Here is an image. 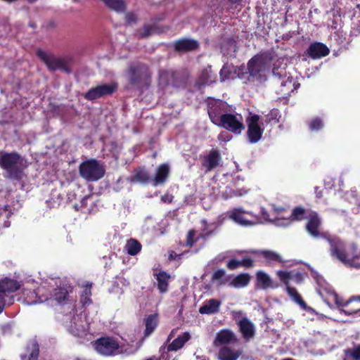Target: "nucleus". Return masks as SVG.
I'll return each mask as SVG.
<instances>
[{
    "label": "nucleus",
    "mask_w": 360,
    "mask_h": 360,
    "mask_svg": "<svg viewBox=\"0 0 360 360\" xmlns=\"http://www.w3.org/2000/svg\"><path fill=\"white\" fill-rule=\"evenodd\" d=\"M21 287V284L16 280L4 278L0 280V294L4 298L7 294L15 292Z\"/></svg>",
    "instance_id": "nucleus-20"
},
{
    "label": "nucleus",
    "mask_w": 360,
    "mask_h": 360,
    "mask_svg": "<svg viewBox=\"0 0 360 360\" xmlns=\"http://www.w3.org/2000/svg\"><path fill=\"white\" fill-rule=\"evenodd\" d=\"M307 220L306 230L311 236L315 238H326L327 240L328 238H330L328 233L320 231L321 219L316 212L311 211L309 212L307 214Z\"/></svg>",
    "instance_id": "nucleus-11"
},
{
    "label": "nucleus",
    "mask_w": 360,
    "mask_h": 360,
    "mask_svg": "<svg viewBox=\"0 0 360 360\" xmlns=\"http://www.w3.org/2000/svg\"><path fill=\"white\" fill-rule=\"evenodd\" d=\"M133 180L146 184L149 182L150 176L147 171L144 169L139 168L134 172Z\"/></svg>",
    "instance_id": "nucleus-40"
},
{
    "label": "nucleus",
    "mask_w": 360,
    "mask_h": 360,
    "mask_svg": "<svg viewBox=\"0 0 360 360\" xmlns=\"http://www.w3.org/2000/svg\"><path fill=\"white\" fill-rule=\"evenodd\" d=\"M237 341L234 333L230 329H222L220 330L216 335V337L213 341V345L214 347H219L224 345H228L231 342H235Z\"/></svg>",
    "instance_id": "nucleus-19"
},
{
    "label": "nucleus",
    "mask_w": 360,
    "mask_h": 360,
    "mask_svg": "<svg viewBox=\"0 0 360 360\" xmlns=\"http://www.w3.org/2000/svg\"><path fill=\"white\" fill-rule=\"evenodd\" d=\"M95 349L104 356H115L121 353L119 352L120 345L117 340L113 337H102L95 342Z\"/></svg>",
    "instance_id": "nucleus-9"
},
{
    "label": "nucleus",
    "mask_w": 360,
    "mask_h": 360,
    "mask_svg": "<svg viewBox=\"0 0 360 360\" xmlns=\"http://www.w3.org/2000/svg\"><path fill=\"white\" fill-rule=\"evenodd\" d=\"M246 73H248L252 81L264 82L266 78L265 71V57L263 54H257L251 58L247 64Z\"/></svg>",
    "instance_id": "nucleus-7"
},
{
    "label": "nucleus",
    "mask_w": 360,
    "mask_h": 360,
    "mask_svg": "<svg viewBox=\"0 0 360 360\" xmlns=\"http://www.w3.org/2000/svg\"><path fill=\"white\" fill-rule=\"evenodd\" d=\"M210 121L215 125L220 121L224 114H227L229 104L221 99L208 97L205 101Z\"/></svg>",
    "instance_id": "nucleus-6"
},
{
    "label": "nucleus",
    "mask_w": 360,
    "mask_h": 360,
    "mask_svg": "<svg viewBox=\"0 0 360 360\" xmlns=\"http://www.w3.org/2000/svg\"><path fill=\"white\" fill-rule=\"evenodd\" d=\"M68 294L69 292L65 288L60 287L58 288L55 289L53 297L58 302V303L62 304L68 299Z\"/></svg>",
    "instance_id": "nucleus-41"
},
{
    "label": "nucleus",
    "mask_w": 360,
    "mask_h": 360,
    "mask_svg": "<svg viewBox=\"0 0 360 360\" xmlns=\"http://www.w3.org/2000/svg\"><path fill=\"white\" fill-rule=\"evenodd\" d=\"M256 253L263 257L269 264H282L285 260L276 252L268 250L257 251Z\"/></svg>",
    "instance_id": "nucleus-25"
},
{
    "label": "nucleus",
    "mask_w": 360,
    "mask_h": 360,
    "mask_svg": "<svg viewBox=\"0 0 360 360\" xmlns=\"http://www.w3.org/2000/svg\"><path fill=\"white\" fill-rule=\"evenodd\" d=\"M117 87L118 85L116 82L97 85L86 91L84 98L88 101H94L105 96L112 95L116 91Z\"/></svg>",
    "instance_id": "nucleus-12"
},
{
    "label": "nucleus",
    "mask_w": 360,
    "mask_h": 360,
    "mask_svg": "<svg viewBox=\"0 0 360 360\" xmlns=\"http://www.w3.org/2000/svg\"><path fill=\"white\" fill-rule=\"evenodd\" d=\"M221 161V155L217 150L212 149L210 153L204 156L202 165L206 169V172H210L217 167Z\"/></svg>",
    "instance_id": "nucleus-21"
},
{
    "label": "nucleus",
    "mask_w": 360,
    "mask_h": 360,
    "mask_svg": "<svg viewBox=\"0 0 360 360\" xmlns=\"http://www.w3.org/2000/svg\"><path fill=\"white\" fill-rule=\"evenodd\" d=\"M124 248L127 254L134 256L141 252L142 245L136 239L130 238L127 241Z\"/></svg>",
    "instance_id": "nucleus-37"
},
{
    "label": "nucleus",
    "mask_w": 360,
    "mask_h": 360,
    "mask_svg": "<svg viewBox=\"0 0 360 360\" xmlns=\"http://www.w3.org/2000/svg\"><path fill=\"white\" fill-rule=\"evenodd\" d=\"M173 48L174 51L178 53H186L198 51L200 44L196 39L183 37L173 42Z\"/></svg>",
    "instance_id": "nucleus-14"
},
{
    "label": "nucleus",
    "mask_w": 360,
    "mask_h": 360,
    "mask_svg": "<svg viewBox=\"0 0 360 360\" xmlns=\"http://www.w3.org/2000/svg\"><path fill=\"white\" fill-rule=\"evenodd\" d=\"M79 173L87 181H96L104 176L105 169L96 159L91 158L80 163Z\"/></svg>",
    "instance_id": "nucleus-5"
},
{
    "label": "nucleus",
    "mask_w": 360,
    "mask_h": 360,
    "mask_svg": "<svg viewBox=\"0 0 360 360\" xmlns=\"http://www.w3.org/2000/svg\"><path fill=\"white\" fill-rule=\"evenodd\" d=\"M228 1H229V2L231 4H232V5H233V4H238V5H239V4H241V2L243 1V0H228Z\"/></svg>",
    "instance_id": "nucleus-55"
},
{
    "label": "nucleus",
    "mask_w": 360,
    "mask_h": 360,
    "mask_svg": "<svg viewBox=\"0 0 360 360\" xmlns=\"http://www.w3.org/2000/svg\"><path fill=\"white\" fill-rule=\"evenodd\" d=\"M156 30L155 24H145L143 28L138 31L139 38H147L152 34Z\"/></svg>",
    "instance_id": "nucleus-42"
},
{
    "label": "nucleus",
    "mask_w": 360,
    "mask_h": 360,
    "mask_svg": "<svg viewBox=\"0 0 360 360\" xmlns=\"http://www.w3.org/2000/svg\"><path fill=\"white\" fill-rule=\"evenodd\" d=\"M276 274L283 285H290L291 280L295 281L297 284H301L304 278L303 274L300 271L294 273L290 271L278 270Z\"/></svg>",
    "instance_id": "nucleus-18"
},
{
    "label": "nucleus",
    "mask_w": 360,
    "mask_h": 360,
    "mask_svg": "<svg viewBox=\"0 0 360 360\" xmlns=\"http://www.w3.org/2000/svg\"><path fill=\"white\" fill-rule=\"evenodd\" d=\"M250 281V276L248 274L242 273L237 275L231 281L230 285L234 288H243L248 285Z\"/></svg>",
    "instance_id": "nucleus-35"
},
{
    "label": "nucleus",
    "mask_w": 360,
    "mask_h": 360,
    "mask_svg": "<svg viewBox=\"0 0 360 360\" xmlns=\"http://www.w3.org/2000/svg\"><path fill=\"white\" fill-rule=\"evenodd\" d=\"M342 360H360V344L344 349Z\"/></svg>",
    "instance_id": "nucleus-36"
},
{
    "label": "nucleus",
    "mask_w": 360,
    "mask_h": 360,
    "mask_svg": "<svg viewBox=\"0 0 360 360\" xmlns=\"http://www.w3.org/2000/svg\"><path fill=\"white\" fill-rule=\"evenodd\" d=\"M255 288L259 290L277 289L281 284L274 281L270 276L264 271L259 270L256 272Z\"/></svg>",
    "instance_id": "nucleus-16"
},
{
    "label": "nucleus",
    "mask_w": 360,
    "mask_h": 360,
    "mask_svg": "<svg viewBox=\"0 0 360 360\" xmlns=\"http://www.w3.org/2000/svg\"><path fill=\"white\" fill-rule=\"evenodd\" d=\"M238 325L239 327V330L245 341H249L255 336V326L248 318L241 319L238 321Z\"/></svg>",
    "instance_id": "nucleus-22"
},
{
    "label": "nucleus",
    "mask_w": 360,
    "mask_h": 360,
    "mask_svg": "<svg viewBox=\"0 0 360 360\" xmlns=\"http://www.w3.org/2000/svg\"><path fill=\"white\" fill-rule=\"evenodd\" d=\"M146 329L144 336H149L158 326V314H150L145 319Z\"/></svg>",
    "instance_id": "nucleus-34"
},
{
    "label": "nucleus",
    "mask_w": 360,
    "mask_h": 360,
    "mask_svg": "<svg viewBox=\"0 0 360 360\" xmlns=\"http://www.w3.org/2000/svg\"><path fill=\"white\" fill-rule=\"evenodd\" d=\"M329 53L330 50L328 46L318 41L311 43L305 51V55L314 60L326 57Z\"/></svg>",
    "instance_id": "nucleus-17"
},
{
    "label": "nucleus",
    "mask_w": 360,
    "mask_h": 360,
    "mask_svg": "<svg viewBox=\"0 0 360 360\" xmlns=\"http://www.w3.org/2000/svg\"><path fill=\"white\" fill-rule=\"evenodd\" d=\"M217 126L226 129L237 135L240 134L245 129L243 123L238 119L236 115L229 112L223 115Z\"/></svg>",
    "instance_id": "nucleus-13"
},
{
    "label": "nucleus",
    "mask_w": 360,
    "mask_h": 360,
    "mask_svg": "<svg viewBox=\"0 0 360 360\" xmlns=\"http://www.w3.org/2000/svg\"><path fill=\"white\" fill-rule=\"evenodd\" d=\"M245 70V67L244 65H240V67H238V70H241V71H243Z\"/></svg>",
    "instance_id": "nucleus-61"
},
{
    "label": "nucleus",
    "mask_w": 360,
    "mask_h": 360,
    "mask_svg": "<svg viewBox=\"0 0 360 360\" xmlns=\"http://www.w3.org/2000/svg\"><path fill=\"white\" fill-rule=\"evenodd\" d=\"M169 278V274L163 271H160L158 274H156L158 289L160 292L164 293L168 290Z\"/></svg>",
    "instance_id": "nucleus-32"
},
{
    "label": "nucleus",
    "mask_w": 360,
    "mask_h": 360,
    "mask_svg": "<svg viewBox=\"0 0 360 360\" xmlns=\"http://www.w3.org/2000/svg\"><path fill=\"white\" fill-rule=\"evenodd\" d=\"M359 311H360V309H355V310L345 311V313L350 315V314H356V313L359 312Z\"/></svg>",
    "instance_id": "nucleus-56"
},
{
    "label": "nucleus",
    "mask_w": 360,
    "mask_h": 360,
    "mask_svg": "<svg viewBox=\"0 0 360 360\" xmlns=\"http://www.w3.org/2000/svg\"><path fill=\"white\" fill-rule=\"evenodd\" d=\"M279 111L278 109L271 110L268 115H266L265 122L266 124L274 123L277 124L279 122Z\"/></svg>",
    "instance_id": "nucleus-43"
},
{
    "label": "nucleus",
    "mask_w": 360,
    "mask_h": 360,
    "mask_svg": "<svg viewBox=\"0 0 360 360\" xmlns=\"http://www.w3.org/2000/svg\"><path fill=\"white\" fill-rule=\"evenodd\" d=\"M21 155L16 152L0 151V167L6 172L4 177L13 181H20L24 176V169L21 167Z\"/></svg>",
    "instance_id": "nucleus-2"
},
{
    "label": "nucleus",
    "mask_w": 360,
    "mask_h": 360,
    "mask_svg": "<svg viewBox=\"0 0 360 360\" xmlns=\"http://www.w3.org/2000/svg\"><path fill=\"white\" fill-rule=\"evenodd\" d=\"M259 120L260 116L256 114L247 117V139L250 143L259 142L262 137L264 128L259 124Z\"/></svg>",
    "instance_id": "nucleus-10"
},
{
    "label": "nucleus",
    "mask_w": 360,
    "mask_h": 360,
    "mask_svg": "<svg viewBox=\"0 0 360 360\" xmlns=\"http://www.w3.org/2000/svg\"><path fill=\"white\" fill-rule=\"evenodd\" d=\"M138 18L136 15L133 12H129L125 15L126 25H131L137 22Z\"/></svg>",
    "instance_id": "nucleus-47"
},
{
    "label": "nucleus",
    "mask_w": 360,
    "mask_h": 360,
    "mask_svg": "<svg viewBox=\"0 0 360 360\" xmlns=\"http://www.w3.org/2000/svg\"><path fill=\"white\" fill-rule=\"evenodd\" d=\"M39 355V346L37 341L30 342L25 351L20 355L21 360H37Z\"/></svg>",
    "instance_id": "nucleus-23"
},
{
    "label": "nucleus",
    "mask_w": 360,
    "mask_h": 360,
    "mask_svg": "<svg viewBox=\"0 0 360 360\" xmlns=\"http://www.w3.org/2000/svg\"><path fill=\"white\" fill-rule=\"evenodd\" d=\"M304 219H307V210L302 207H295L290 216L287 219L288 224L295 221H302Z\"/></svg>",
    "instance_id": "nucleus-38"
},
{
    "label": "nucleus",
    "mask_w": 360,
    "mask_h": 360,
    "mask_svg": "<svg viewBox=\"0 0 360 360\" xmlns=\"http://www.w3.org/2000/svg\"><path fill=\"white\" fill-rule=\"evenodd\" d=\"M230 75V72L228 70L227 67L225 65L223 66V68L220 70V77L221 81H224L225 79H228Z\"/></svg>",
    "instance_id": "nucleus-51"
},
{
    "label": "nucleus",
    "mask_w": 360,
    "mask_h": 360,
    "mask_svg": "<svg viewBox=\"0 0 360 360\" xmlns=\"http://www.w3.org/2000/svg\"><path fill=\"white\" fill-rule=\"evenodd\" d=\"M36 54L51 72H55L58 70L68 74L72 72L71 65L73 58L70 56L58 58L52 53L45 52L41 49L36 51Z\"/></svg>",
    "instance_id": "nucleus-4"
},
{
    "label": "nucleus",
    "mask_w": 360,
    "mask_h": 360,
    "mask_svg": "<svg viewBox=\"0 0 360 360\" xmlns=\"http://www.w3.org/2000/svg\"><path fill=\"white\" fill-rule=\"evenodd\" d=\"M217 76L214 75L211 66L205 68L202 70L198 81L197 84L198 86H205L212 84L216 81Z\"/></svg>",
    "instance_id": "nucleus-26"
},
{
    "label": "nucleus",
    "mask_w": 360,
    "mask_h": 360,
    "mask_svg": "<svg viewBox=\"0 0 360 360\" xmlns=\"http://www.w3.org/2000/svg\"><path fill=\"white\" fill-rule=\"evenodd\" d=\"M183 254H177L175 252L172 251L169 255V259L170 260H176L180 259Z\"/></svg>",
    "instance_id": "nucleus-53"
},
{
    "label": "nucleus",
    "mask_w": 360,
    "mask_h": 360,
    "mask_svg": "<svg viewBox=\"0 0 360 360\" xmlns=\"http://www.w3.org/2000/svg\"><path fill=\"white\" fill-rule=\"evenodd\" d=\"M245 212L239 208H235L231 212L229 215L230 218L235 221L236 222L242 224V225H248L249 224V221L246 220L244 217Z\"/></svg>",
    "instance_id": "nucleus-39"
},
{
    "label": "nucleus",
    "mask_w": 360,
    "mask_h": 360,
    "mask_svg": "<svg viewBox=\"0 0 360 360\" xmlns=\"http://www.w3.org/2000/svg\"><path fill=\"white\" fill-rule=\"evenodd\" d=\"M352 300H359V301H360V295H359V296H357V297H354L351 298V299L349 300L348 303H349V302H350Z\"/></svg>",
    "instance_id": "nucleus-58"
},
{
    "label": "nucleus",
    "mask_w": 360,
    "mask_h": 360,
    "mask_svg": "<svg viewBox=\"0 0 360 360\" xmlns=\"http://www.w3.org/2000/svg\"><path fill=\"white\" fill-rule=\"evenodd\" d=\"M323 196L322 193L321 192L317 193L316 197L319 198H321Z\"/></svg>",
    "instance_id": "nucleus-63"
},
{
    "label": "nucleus",
    "mask_w": 360,
    "mask_h": 360,
    "mask_svg": "<svg viewBox=\"0 0 360 360\" xmlns=\"http://www.w3.org/2000/svg\"><path fill=\"white\" fill-rule=\"evenodd\" d=\"M178 328H174L173 329L170 333L168 335V338H167V340H170L172 338H173L176 334V332L177 331Z\"/></svg>",
    "instance_id": "nucleus-54"
},
{
    "label": "nucleus",
    "mask_w": 360,
    "mask_h": 360,
    "mask_svg": "<svg viewBox=\"0 0 360 360\" xmlns=\"http://www.w3.org/2000/svg\"><path fill=\"white\" fill-rule=\"evenodd\" d=\"M226 266L230 270H234L240 266L239 260L232 259L229 260L226 264Z\"/></svg>",
    "instance_id": "nucleus-50"
},
{
    "label": "nucleus",
    "mask_w": 360,
    "mask_h": 360,
    "mask_svg": "<svg viewBox=\"0 0 360 360\" xmlns=\"http://www.w3.org/2000/svg\"><path fill=\"white\" fill-rule=\"evenodd\" d=\"M309 127L311 131H319L323 127V123L319 117H315L309 122Z\"/></svg>",
    "instance_id": "nucleus-44"
},
{
    "label": "nucleus",
    "mask_w": 360,
    "mask_h": 360,
    "mask_svg": "<svg viewBox=\"0 0 360 360\" xmlns=\"http://www.w3.org/2000/svg\"><path fill=\"white\" fill-rule=\"evenodd\" d=\"M28 3L30 4H34L35 3L36 1H37L38 0H26Z\"/></svg>",
    "instance_id": "nucleus-62"
},
{
    "label": "nucleus",
    "mask_w": 360,
    "mask_h": 360,
    "mask_svg": "<svg viewBox=\"0 0 360 360\" xmlns=\"http://www.w3.org/2000/svg\"><path fill=\"white\" fill-rule=\"evenodd\" d=\"M86 288L84 290L82 295V302L84 304H89L91 302L90 296L91 295V284H86Z\"/></svg>",
    "instance_id": "nucleus-46"
},
{
    "label": "nucleus",
    "mask_w": 360,
    "mask_h": 360,
    "mask_svg": "<svg viewBox=\"0 0 360 360\" xmlns=\"http://www.w3.org/2000/svg\"><path fill=\"white\" fill-rule=\"evenodd\" d=\"M127 81L129 84L137 87H148L152 80V72L148 65L141 61L129 63L127 70Z\"/></svg>",
    "instance_id": "nucleus-3"
},
{
    "label": "nucleus",
    "mask_w": 360,
    "mask_h": 360,
    "mask_svg": "<svg viewBox=\"0 0 360 360\" xmlns=\"http://www.w3.org/2000/svg\"><path fill=\"white\" fill-rule=\"evenodd\" d=\"M110 10L117 13L126 11L127 4L124 0H99Z\"/></svg>",
    "instance_id": "nucleus-30"
},
{
    "label": "nucleus",
    "mask_w": 360,
    "mask_h": 360,
    "mask_svg": "<svg viewBox=\"0 0 360 360\" xmlns=\"http://www.w3.org/2000/svg\"><path fill=\"white\" fill-rule=\"evenodd\" d=\"M158 82L162 88L169 86L179 88L185 84L186 80L179 71L160 70Z\"/></svg>",
    "instance_id": "nucleus-8"
},
{
    "label": "nucleus",
    "mask_w": 360,
    "mask_h": 360,
    "mask_svg": "<svg viewBox=\"0 0 360 360\" xmlns=\"http://www.w3.org/2000/svg\"><path fill=\"white\" fill-rule=\"evenodd\" d=\"M284 210V208H277L276 209V211L278 213H279L281 211H283Z\"/></svg>",
    "instance_id": "nucleus-64"
},
{
    "label": "nucleus",
    "mask_w": 360,
    "mask_h": 360,
    "mask_svg": "<svg viewBox=\"0 0 360 360\" xmlns=\"http://www.w3.org/2000/svg\"><path fill=\"white\" fill-rule=\"evenodd\" d=\"M240 195H242V193H239L234 190H231V191H230V196Z\"/></svg>",
    "instance_id": "nucleus-57"
},
{
    "label": "nucleus",
    "mask_w": 360,
    "mask_h": 360,
    "mask_svg": "<svg viewBox=\"0 0 360 360\" xmlns=\"http://www.w3.org/2000/svg\"><path fill=\"white\" fill-rule=\"evenodd\" d=\"M241 352L238 350L234 351L227 346L222 347L218 353L219 360H237Z\"/></svg>",
    "instance_id": "nucleus-29"
},
{
    "label": "nucleus",
    "mask_w": 360,
    "mask_h": 360,
    "mask_svg": "<svg viewBox=\"0 0 360 360\" xmlns=\"http://www.w3.org/2000/svg\"><path fill=\"white\" fill-rule=\"evenodd\" d=\"M174 199V195L172 194H170L169 193H167L162 195L161 197V201L165 203H172Z\"/></svg>",
    "instance_id": "nucleus-52"
},
{
    "label": "nucleus",
    "mask_w": 360,
    "mask_h": 360,
    "mask_svg": "<svg viewBox=\"0 0 360 360\" xmlns=\"http://www.w3.org/2000/svg\"><path fill=\"white\" fill-rule=\"evenodd\" d=\"M285 291L288 295L297 304H299L302 309H306L307 308V305L304 300L302 299V296L297 291V290L291 287L290 285H285Z\"/></svg>",
    "instance_id": "nucleus-33"
},
{
    "label": "nucleus",
    "mask_w": 360,
    "mask_h": 360,
    "mask_svg": "<svg viewBox=\"0 0 360 360\" xmlns=\"http://www.w3.org/2000/svg\"><path fill=\"white\" fill-rule=\"evenodd\" d=\"M226 274V272L224 269H217L214 272L212 276V281H219Z\"/></svg>",
    "instance_id": "nucleus-49"
},
{
    "label": "nucleus",
    "mask_w": 360,
    "mask_h": 360,
    "mask_svg": "<svg viewBox=\"0 0 360 360\" xmlns=\"http://www.w3.org/2000/svg\"><path fill=\"white\" fill-rule=\"evenodd\" d=\"M169 167L168 165H167V164L160 165L158 167L155 177L153 180V185L158 186V185L163 184L166 181L167 179L169 176Z\"/></svg>",
    "instance_id": "nucleus-27"
},
{
    "label": "nucleus",
    "mask_w": 360,
    "mask_h": 360,
    "mask_svg": "<svg viewBox=\"0 0 360 360\" xmlns=\"http://www.w3.org/2000/svg\"><path fill=\"white\" fill-rule=\"evenodd\" d=\"M191 338L188 332L184 333L182 335L178 336L167 346V351L174 352L181 349Z\"/></svg>",
    "instance_id": "nucleus-28"
},
{
    "label": "nucleus",
    "mask_w": 360,
    "mask_h": 360,
    "mask_svg": "<svg viewBox=\"0 0 360 360\" xmlns=\"http://www.w3.org/2000/svg\"><path fill=\"white\" fill-rule=\"evenodd\" d=\"M240 266L245 268H251L254 266L253 260L250 257H245L241 260H239Z\"/></svg>",
    "instance_id": "nucleus-48"
},
{
    "label": "nucleus",
    "mask_w": 360,
    "mask_h": 360,
    "mask_svg": "<svg viewBox=\"0 0 360 360\" xmlns=\"http://www.w3.org/2000/svg\"><path fill=\"white\" fill-rule=\"evenodd\" d=\"M68 329L74 336L83 337L86 335L88 325L81 314H77L72 316Z\"/></svg>",
    "instance_id": "nucleus-15"
},
{
    "label": "nucleus",
    "mask_w": 360,
    "mask_h": 360,
    "mask_svg": "<svg viewBox=\"0 0 360 360\" xmlns=\"http://www.w3.org/2000/svg\"><path fill=\"white\" fill-rule=\"evenodd\" d=\"M221 302L216 299H210L199 308L201 314H213L219 311Z\"/></svg>",
    "instance_id": "nucleus-24"
},
{
    "label": "nucleus",
    "mask_w": 360,
    "mask_h": 360,
    "mask_svg": "<svg viewBox=\"0 0 360 360\" xmlns=\"http://www.w3.org/2000/svg\"><path fill=\"white\" fill-rule=\"evenodd\" d=\"M277 70H278V69L274 68V70H273L274 76V77H278V82H280V84H281V87L286 88L285 90H284L283 89H281V91H286V92H283L284 94H286L288 92L293 91L294 82H293L292 77H288L284 78V79H281V76H282L281 74V73H278L276 72Z\"/></svg>",
    "instance_id": "nucleus-31"
},
{
    "label": "nucleus",
    "mask_w": 360,
    "mask_h": 360,
    "mask_svg": "<svg viewBox=\"0 0 360 360\" xmlns=\"http://www.w3.org/2000/svg\"><path fill=\"white\" fill-rule=\"evenodd\" d=\"M144 360H159V359L156 356H151V357L146 358Z\"/></svg>",
    "instance_id": "nucleus-59"
},
{
    "label": "nucleus",
    "mask_w": 360,
    "mask_h": 360,
    "mask_svg": "<svg viewBox=\"0 0 360 360\" xmlns=\"http://www.w3.org/2000/svg\"><path fill=\"white\" fill-rule=\"evenodd\" d=\"M46 202L47 205L49 206L50 207H55L54 205H50V203H51V200H47Z\"/></svg>",
    "instance_id": "nucleus-60"
},
{
    "label": "nucleus",
    "mask_w": 360,
    "mask_h": 360,
    "mask_svg": "<svg viewBox=\"0 0 360 360\" xmlns=\"http://www.w3.org/2000/svg\"><path fill=\"white\" fill-rule=\"evenodd\" d=\"M195 231L193 229L190 230L186 236V245L187 247L191 248L193 245L198 240V238H195Z\"/></svg>",
    "instance_id": "nucleus-45"
},
{
    "label": "nucleus",
    "mask_w": 360,
    "mask_h": 360,
    "mask_svg": "<svg viewBox=\"0 0 360 360\" xmlns=\"http://www.w3.org/2000/svg\"><path fill=\"white\" fill-rule=\"evenodd\" d=\"M328 241L330 244L331 256L346 265L360 268V263L356 262V260L359 259L356 244L353 243L346 247L342 240L331 237L328 238Z\"/></svg>",
    "instance_id": "nucleus-1"
}]
</instances>
